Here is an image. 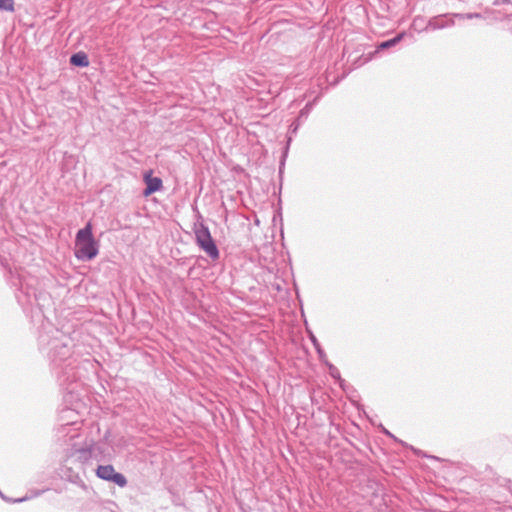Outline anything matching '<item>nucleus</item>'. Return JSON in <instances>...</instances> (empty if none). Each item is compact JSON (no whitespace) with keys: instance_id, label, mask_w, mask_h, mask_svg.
<instances>
[{"instance_id":"nucleus-11","label":"nucleus","mask_w":512,"mask_h":512,"mask_svg":"<svg viewBox=\"0 0 512 512\" xmlns=\"http://www.w3.org/2000/svg\"><path fill=\"white\" fill-rule=\"evenodd\" d=\"M453 17L461 19V20H465V19H472V18H480L481 15L478 13H466V14L455 13V14H453Z\"/></svg>"},{"instance_id":"nucleus-9","label":"nucleus","mask_w":512,"mask_h":512,"mask_svg":"<svg viewBox=\"0 0 512 512\" xmlns=\"http://www.w3.org/2000/svg\"><path fill=\"white\" fill-rule=\"evenodd\" d=\"M403 38V34H399L397 35L396 37L390 39V40H387V41H384L382 42L378 48L379 49H387V48H390L394 45H396L398 42H400V40Z\"/></svg>"},{"instance_id":"nucleus-16","label":"nucleus","mask_w":512,"mask_h":512,"mask_svg":"<svg viewBox=\"0 0 512 512\" xmlns=\"http://www.w3.org/2000/svg\"><path fill=\"white\" fill-rule=\"evenodd\" d=\"M27 499H29V497H27V496H26V497H23V498H19V499L14 500V502H23V501H25V500H27Z\"/></svg>"},{"instance_id":"nucleus-3","label":"nucleus","mask_w":512,"mask_h":512,"mask_svg":"<svg viewBox=\"0 0 512 512\" xmlns=\"http://www.w3.org/2000/svg\"><path fill=\"white\" fill-rule=\"evenodd\" d=\"M196 243L213 260L219 258V250L211 237L209 228L203 223L195 225Z\"/></svg>"},{"instance_id":"nucleus-6","label":"nucleus","mask_w":512,"mask_h":512,"mask_svg":"<svg viewBox=\"0 0 512 512\" xmlns=\"http://www.w3.org/2000/svg\"><path fill=\"white\" fill-rule=\"evenodd\" d=\"M146 188L143 191L144 196H149L152 193L159 191L162 188V180L158 177L145 176Z\"/></svg>"},{"instance_id":"nucleus-17","label":"nucleus","mask_w":512,"mask_h":512,"mask_svg":"<svg viewBox=\"0 0 512 512\" xmlns=\"http://www.w3.org/2000/svg\"><path fill=\"white\" fill-rule=\"evenodd\" d=\"M59 378H60V379H62V378H63V381H65V380H68V379H69V376H68L67 378H65V374L63 373V375H60V376H59Z\"/></svg>"},{"instance_id":"nucleus-8","label":"nucleus","mask_w":512,"mask_h":512,"mask_svg":"<svg viewBox=\"0 0 512 512\" xmlns=\"http://www.w3.org/2000/svg\"><path fill=\"white\" fill-rule=\"evenodd\" d=\"M95 450V445H90L87 449H80L77 451V457L81 460H88Z\"/></svg>"},{"instance_id":"nucleus-4","label":"nucleus","mask_w":512,"mask_h":512,"mask_svg":"<svg viewBox=\"0 0 512 512\" xmlns=\"http://www.w3.org/2000/svg\"><path fill=\"white\" fill-rule=\"evenodd\" d=\"M96 475L106 481H111L119 487H124L127 484L125 476L115 471L112 465H99L96 469Z\"/></svg>"},{"instance_id":"nucleus-2","label":"nucleus","mask_w":512,"mask_h":512,"mask_svg":"<svg viewBox=\"0 0 512 512\" xmlns=\"http://www.w3.org/2000/svg\"><path fill=\"white\" fill-rule=\"evenodd\" d=\"M66 340V338L54 337L51 341H48L46 335H41L39 338L41 346H49L48 357L55 366H59L61 362L68 360L70 357V348Z\"/></svg>"},{"instance_id":"nucleus-10","label":"nucleus","mask_w":512,"mask_h":512,"mask_svg":"<svg viewBox=\"0 0 512 512\" xmlns=\"http://www.w3.org/2000/svg\"><path fill=\"white\" fill-rule=\"evenodd\" d=\"M0 10L13 12L14 1L13 0H0Z\"/></svg>"},{"instance_id":"nucleus-7","label":"nucleus","mask_w":512,"mask_h":512,"mask_svg":"<svg viewBox=\"0 0 512 512\" xmlns=\"http://www.w3.org/2000/svg\"><path fill=\"white\" fill-rule=\"evenodd\" d=\"M70 63L78 67H86L89 61L85 53L79 52L71 56Z\"/></svg>"},{"instance_id":"nucleus-13","label":"nucleus","mask_w":512,"mask_h":512,"mask_svg":"<svg viewBox=\"0 0 512 512\" xmlns=\"http://www.w3.org/2000/svg\"><path fill=\"white\" fill-rule=\"evenodd\" d=\"M312 103H307L305 107L300 111L299 119L306 118L312 109Z\"/></svg>"},{"instance_id":"nucleus-15","label":"nucleus","mask_w":512,"mask_h":512,"mask_svg":"<svg viewBox=\"0 0 512 512\" xmlns=\"http://www.w3.org/2000/svg\"><path fill=\"white\" fill-rule=\"evenodd\" d=\"M330 373L333 377H337L339 376V372L337 371V369L333 366H330Z\"/></svg>"},{"instance_id":"nucleus-5","label":"nucleus","mask_w":512,"mask_h":512,"mask_svg":"<svg viewBox=\"0 0 512 512\" xmlns=\"http://www.w3.org/2000/svg\"><path fill=\"white\" fill-rule=\"evenodd\" d=\"M455 24L453 14H444L432 17L429 19L427 25L423 28V31L440 30L447 27H451Z\"/></svg>"},{"instance_id":"nucleus-1","label":"nucleus","mask_w":512,"mask_h":512,"mask_svg":"<svg viewBox=\"0 0 512 512\" xmlns=\"http://www.w3.org/2000/svg\"><path fill=\"white\" fill-rule=\"evenodd\" d=\"M99 252L98 242L92 234V225L87 223L80 229L75 238V256L81 261H90L97 256Z\"/></svg>"},{"instance_id":"nucleus-14","label":"nucleus","mask_w":512,"mask_h":512,"mask_svg":"<svg viewBox=\"0 0 512 512\" xmlns=\"http://www.w3.org/2000/svg\"><path fill=\"white\" fill-rule=\"evenodd\" d=\"M299 126H300V121H299V119H298V120L294 121V122L290 125V133H291V134H295V133L297 132V130H298V128H299Z\"/></svg>"},{"instance_id":"nucleus-18","label":"nucleus","mask_w":512,"mask_h":512,"mask_svg":"<svg viewBox=\"0 0 512 512\" xmlns=\"http://www.w3.org/2000/svg\"><path fill=\"white\" fill-rule=\"evenodd\" d=\"M0 496H1L2 498H4V496H3V494H2L1 492H0Z\"/></svg>"},{"instance_id":"nucleus-12","label":"nucleus","mask_w":512,"mask_h":512,"mask_svg":"<svg viewBox=\"0 0 512 512\" xmlns=\"http://www.w3.org/2000/svg\"><path fill=\"white\" fill-rule=\"evenodd\" d=\"M310 339H311V342L313 343L315 349L317 350L319 357L323 358L325 356V354H324L323 350L321 349V346H320L317 338L313 334H311Z\"/></svg>"}]
</instances>
